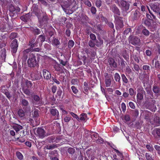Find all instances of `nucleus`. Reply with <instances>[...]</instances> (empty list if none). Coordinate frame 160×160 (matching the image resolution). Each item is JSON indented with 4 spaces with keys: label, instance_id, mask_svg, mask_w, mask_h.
<instances>
[{
    "label": "nucleus",
    "instance_id": "nucleus-1",
    "mask_svg": "<svg viewBox=\"0 0 160 160\" xmlns=\"http://www.w3.org/2000/svg\"><path fill=\"white\" fill-rule=\"evenodd\" d=\"M27 63L28 66L30 67H34L39 66L38 62L36 60V57L32 54L29 55V58L27 60Z\"/></svg>",
    "mask_w": 160,
    "mask_h": 160
},
{
    "label": "nucleus",
    "instance_id": "nucleus-2",
    "mask_svg": "<svg viewBox=\"0 0 160 160\" xmlns=\"http://www.w3.org/2000/svg\"><path fill=\"white\" fill-rule=\"evenodd\" d=\"M75 2V0H67L66 1L62 2L60 5L64 11L66 12L67 14H68V13L67 12V9Z\"/></svg>",
    "mask_w": 160,
    "mask_h": 160
},
{
    "label": "nucleus",
    "instance_id": "nucleus-3",
    "mask_svg": "<svg viewBox=\"0 0 160 160\" xmlns=\"http://www.w3.org/2000/svg\"><path fill=\"white\" fill-rule=\"evenodd\" d=\"M115 20L116 22V28L117 30H120L123 27V22L122 18L120 17L115 16Z\"/></svg>",
    "mask_w": 160,
    "mask_h": 160
},
{
    "label": "nucleus",
    "instance_id": "nucleus-4",
    "mask_svg": "<svg viewBox=\"0 0 160 160\" xmlns=\"http://www.w3.org/2000/svg\"><path fill=\"white\" fill-rule=\"evenodd\" d=\"M130 43L134 45L140 46V40L137 37L134 35H131L129 37Z\"/></svg>",
    "mask_w": 160,
    "mask_h": 160
},
{
    "label": "nucleus",
    "instance_id": "nucleus-5",
    "mask_svg": "<svg viewBox=\"0 0 160 160\" xmlns=\"http://www.w3.org/2000/svg\"><path fill=\"white\" fill-rule=\"evenodd\" d=\"M120 6L122 10L125 12H127L129 8L130 5L126 1L122 0L120 2Z\"/></svg>",
    "mask_w": 160,
    "mask_h": 160
},
{
    "label": "nucleus",
    "instance_id": "nucleus-6",
    "mask_svg": "<svg viewBox=\"0 0 160 160\" xmlns=\"http://www.w3.org/2000/svg\"><path fill=\"white\" fill-rule=\"evenodd\" d=\"M140 9L138 7L134 12H132V18L133 21H136L138 20L141 16V14L140 12Z\"/></svg>",
    "mask_w": 160,
    "mask_h": 160
},
{
    "label": "nucleus",
    "instance_id": "nucleus-7",
    "mask_svg": "<svg viewBox=\"0 0 160 160\" xmlns=\"http://www.w3.org/2000/svg\"><path fill=\"white\" fill-rule=\"evenodd\" d=\"M32 13L33 15H34L37 17L38 18V22H40V10L38 8V6L34 5L32 7Z\"/></svg>",
    "mask_w": 160,
    "mask_h": 160
},
{
    "label": "nucleus",
    "instance_id": "nucleus-8",
    "mask_svg": "<svg viewBox=\"0 0 160 160\" xmlns=\"http://www.w3.org/2000/svg\"><path fill=\"white\" fill-rule=\"evenodd\" d=\"M10 47L12 52L13 53H16L18 47V40L16 39H14L12 41L10 44Z\"/></svg>",
    "mask_w": 160,
    "mask_h": 160
},
{
    "label": "nucleus",
    "instance_id": "nucleus-9",
    "mask_svg": "<svg viewBox=\"0 0 160 160\" xmlns=\"http://www.w3.org/2000/svg\"><path fill=\"white\" fill-rule=\"evenodd\" d=\"M152 9L160 17V4H152L150 5Z\"/></svg>",
    "mask_w": 160,
    "mask_h": 160
},
{
    "label": "nucleus",
    "instance_id": "nucleus-10",
    "mask_svg": "<svg viewBox=\"0 0 160 160\" xmlns=\"http://www.w3.org/2000/svg\"><path fill=\"white\" fill-rule=\"evenodd\" d=\"M8 9L9 12L13 14H18L21 11L20 8L18 7H15L12 4H11L8 6Z\"/></svg>",
    "mask_w": 160,
    "mask_h": 160
},
{
    "label": "nucleus",
    "instance_id": "nucleus-11",
    "mask_svg": "<svg viewBox=\"0 0 160 160\" xmlns=\"http://www.w3.org/2000/svg\"><path fill=\"white\" fill-rule=\"evenodd\" d=\"M152 24L151 25L150 22L147 19L145 20L144 22V24L146 26L148 27H150V28L152 29L151 31H153V30H156L157 28L156 22H155L152 21Z\"/></svg>",
    "mask_w": 160,
    "mask_h": 160
},
{
    "label": "nucleus",
    "instance_id": "nucleus-12",
    "mask_svg": "<svg viewBox=\"0 0 160 160\" xmlns=\"http://www.w3.org/2000/svg\"><path fill=\"white\" fill-rule=\"evenodd\" d=\"M110 67L111 68H116L117 67V64L116 62L115 61L114 59L112 58H109L108 60Z\"/></svg>",
    "mask_w": 160,
    "mask_h": 160
},
{
    "label": "nucleus",
    "instance_id": "nucleus-13",
    "mask_svg": "<svg viewBox=\"0 0 160 160\" xmlns=\"http://www.w3.org/2000/svg\"><path fill=\"white\" fill-rule=\"evenodd\" d=\"M31 16V14L29 13L26 14L25 15L21 16L20 18L24 22H27L30 19Z\"/></svg>",
    "mask_w": 160,
    "mask_h": 160
},
{
    "label": "nucleus",
    "instance_id": "nucleus-14",
    "mask_svg": "<svg viewBox=\"0 0 160 160\" xmlns=\"http://www.w3.org/2000/svg\"><path fill=\"white\" fill-rule=\"evenodd\" d=\"M112 10L115 14L118 15H120V12L118 8L115 4H113L111 7Z\"/></svg>",
    "mask_w": 160,
    "mask_h": 160
},
{
    "label": "nucleus",
    "instance_id": "nucleus-15",
    "mask_svg": "<svg viewBox=\"0 0 160 160\" xmlns=\"http://www.w3.org/2000/svg\"><path fill=\"white\" fill-rule=\"evenodd\" d=\"M94 42H95V45L98 47H101L103 44V40L100 37L98 38V39H96V40L94 41Z\"/></svg>",
    "mask_w": 160,
    "mask_h": 160
},
{
    "label": "nucleus",
    "instance_id": "nucleus-16",
    "mask_svg": "<svg viewBox=\"0 0 160 160\" xmlns=\"http://www.w3.org/2000/svg\"><path fill=\"white\" fill-rule=\"evenodd\" d=\"M152 134L156 138L160 137V129H154L152 131Z\"/></svg>",
    "mask_w": 160,
    "mask_h": 160
},
{
    "label": "nucleus",
    "instance_id": "nucleus-17",
    "mask_svg": "<svg viewBox=\"0 0 160 160\" xmlns=\"http://www.w3.org/2000/svg\"><path fill=\"white\" fill-rule=\"evenodd\" d=\"M43 75L44 79H48L51 77L50 72L46 69L43 70Z\"/></svg>",
    "mask_w": 160,
    "mask_h": 160
},
{
    "label": "nucleus",
    "instance_id": "nucleus-18",
    "mask_svg": "<svg viewBox=\"0 0 160 160\" xmlns=\"http://www.w3.org/2000/svg\"><path fill=\"white\" fill-rule=\"evenodd\" d=\"M42 21H41V24L42 23H44L46 25L48 20V16L46 15V13L42 12Z\"/></svg>",
    "mask_w": 160,
    "mask_h": 160
},
{
    "label": "nucleus",
    "instance_id": "nucleus-19",
    "mask_svg": "<svg viewBox=\"0 0 160 160\" xmlns=\"http://www.w3.org/2000/svg\"><path fill=\"white\" fill-rule=\"evenodd\" d=\"M122 56L123 58L127 61H128L129 59V55L126 50L123 51L122 52Z\"/></svg>",
    "mask_w": 160,
    "mask_h": 160
},
{
    "label": "nucleus",
    "instance_id": "nucleus-20",
    "mask_svg": "<svg viewBox=\"0 0 160 160\" xmlns=\"http://www.w3.org/2000/svg\"><path fill=\"white\" fill-rule=\"evenodd\" d=\"M2 52L1 55V58L3 61L5 62L6 57V51L4 49L2 51Z\"/></svg>",
    "mask_w": 160,
    "mask_h": 160
},
{
    "label": "nucleus",
    "instance_id": "nucleus-21",
    "mask_svg": "<svg viewBox=\"0 0 160 160\" xmlns=\"http://www.w3.org/2000/svg\"><path fill=\"white\" fill-rule=\"evenodd\" d=\"M31 30L35 35H38L39 34V29L36 27H31Z\"/></svg>",
    "mask_w": 160,
    "mask_h": 160
},
{
    "label": "nucleus",
    "instance_id": "nucleus-22",
    "mask_svg": "<svg viewBox=\"0 0 160 160\" xmlns=\"http://www.w3.org/2000/svg\"><path fill=\"white\" fill-rule=\"evenodd\" d=\"M126 64V62L124 61L123 59H121V67L120 68V70L122 72H123L124 70V68Z\"/></svg>",
    "mask_w": 160,
    "mask_h": 160
},
{
    "label": "nucleus",
    "instance_id": "nucleus-23",
    "mask_svg": "<svg viewBox=\"0 0 160 160\" xmlns=\"http://www.w3.org/2000/svg\"><path fill=\"white\" fill-rule=\"evenodd\" d=\"M88 119L87 115L85 113H83L80 115L79 120L81 121H85Z\"/></svg>",
    "mask_w": 160,
    "mask_h": 160
},
{
    "label": "nucleus",
    "instance_id": "nucleus-24",
    "mask_svg": "<svg viewBox=\"0 0 160 160\" xmlns=\"http://www.w3.org/2000/svg\"><path fill=\"white\" fill-rule=\"evenodd\" d=\"M18 114L19 117H23L25 115V112L22 109H20L18 111Z\"/></svg>",
    "mask_w": 160,
    "mask_h": 160
},
{
    "label": "nucleus",
    "instance_id": "nucleus-25",
    "mask_svg": "<svg viewBox=\"0 0 160 160\" xmlns=\"http://www.w3.org/2000/svg\"><path fill=\"white\" fill-rule=\"evenodd\" d=\"M51 114L53 116L57 115V116H59V112L58 111L55 109H52L50 110Z\"/></svg>",
    "mask_w": 160,
    "mask_h": 160
},
{
    "label": "nucleus",
    "instance_id": "nucleus-26",
    "mask_svg": "<svg viewBox=\"0 0 160 160\" xmlns=\"http://www.w3.org/2000/svg\"><path fill=\"white\" fill-rule=\"evenodd\" d=\"M13 128L16 132H18L20 130L22 129V127L20 125L17 124L16 125L14 126Z\"/></svg>",
    "mask_w": 160,
    "mask_h": 160
},
{
    "label": "nucleus",
    "instance_id": "nucleus-27",
    "mask_svg": "<svg viewBox=\"0 0 160 160\" xmlns=\"http://www.w3.org/2000/svg\"><path fill=\"white\" fill-rule=\"evenodd\" d=\"M16 156L20 160H22L23 159V157L22 154L19 151L17 152L16 153Z\"/></svg>",
    "mask_w": 160,
    "mask_h": 160
},
{
    "label": "nucleus",
    "instance_id": "nucleus-28",
    "mask_svg": "<svg viewBox=\"0 0 160 160\" xmlns=\"http://www.w3.org/2000/svg\"><path fill=\"white\" fill-rule=\"evenodd\" d=\"M22 106L27 107L29 103L27 100L25 99H22L21 101Z\"/></svg>",
    "mask_w": 160,
    "mask_h": 160
},
{
    "label": "nucleus",
    "instance_id": "nucleus-29",
    "mask_svg": "<svg viewBox=\"0 0 160 160\" xmlns=\"http://www.w3.org/2000/svg\"><path fill=\"white\" fill-rule=\"evenodd\" d=\"M3 93H4L6 97L9 100H10L12 97V95L9 92L8 90H6L5 92H3Z\"/></svg>",
    "mask_w": 160,
    "mask_h": 160
},
{
    "label": "nucleus",
    "instance_id": "nucleus-30",
    "mask_svg": "<svg viewBox=\"0 0 160 160\" xmlns=\"http://www.w3.org/2000/svg\"><path fill=\"white\" fill-rule=\"evenodd\" d=\"M142 32L143 35L146 36H149L150 33L149 31L146 29L145 28H144L142 30Z\"/></svg>",
    "mask_w": 160,
    "mask_h": 160
},
{
    "label": "nucleus",
    "instance_id": "nucleus-31",
    "mask_svg": "<svg viewBox=\"0 0 160 160\" xmlns=\"http://www.w3.org/2000/svg\"><path fill=\"white\" fill-rule=\"evenodd\" d=\"M74 44V42L72 40H69L68 43V48H71L73 47Z\"/></svg>",
    "mask_w": 160,
    "mask_h": 160
},
{
    "label": "nucleus",
    "instance_id": "nucleus-32",
    "mask_svg": "<svg viewBox=\"0 0 160 160\" xmlns=\"http://www.w3.org/2000/svg\"><path fill=\"white\" fill-rule=\"evenodd\" d=\"M68 152L70 154L73 155L75 152L74 148H69L68 149Z\"/></svg>",
    "mask_w": 160,
    "mask_h": 160
},
{
    "label": "nucleus",
    "instance_id": "nucleus-33",
    "mask_svg": "<svg viewBox=\"0 0 160 160\" xmlns=\"http://www.w3.org/2000/svg\"><path fill=\"white\" fill-rule=\"evenodd\" d=\"M18 35V34L16 32L12 33L9 36L10 39H13L16 38Z\"/></svg>",
    "mask_w": 160,
    "mask_h": 160
},
{
    "label": "nucleus",
    "instance_id": "nucleus-34",
    "mask_svg": "<svg viewBox=\"0 0 160 160\" xmlns=\"http://www.w3.org/2000/svg\"><path fill=\"white\" fill-rule=\"evenodd\" d=\"M145 158L147 160H154V158H152L148 153H145Z\"/></svg>",
    "mask_w": 160,
    "mask_h": 160
},
{
    "label": "nucleus",
    "instance_id": "nucleus-35",
    "mask_svg": "<svg viewBox=\"0 0 160 160\" xmlns=\"http://www.w3.org/2000/svg\"><path fill=\"white\" fill-rule=\"evenodd\" d=\"M88 44L91 48H94L95 46V42L92 40H90L88 42Z\"/></svg>",
    "mask_w": 160,
    "mask_h": 160
},
{
    "label": "nucleus",
    "instance_id": "nucleus-36",
    "mask_svg": "<svg viewBox=\"0 0 160 160\" xmlns=\"http://www.w3.org/2000/svg\"><path fill=\"white\" fill-rule=\"evenodd\" d=\"M108 24L110 28L113 29L112 31L114 33L115 32V30L114 28V26L113 24L111 22H109Z\"/></svg>",
    "mask_w": 160,
    "mask_h": 160
},
{
    "label": "nucleus",
    "instance_id": "nucleus-37",
    "mask_svg": "<svg viewBox=\"0 0 160 160\" xmlns=\"http://www.w3.org/2000/svg\"><path fill=\"white\" fill-rule=\"evenodd\" d=\"M152 90L153 92L156 93H159V90L158 88L157 87L154 86L152 88Z\"/></svg>",
    "mask_w": 160,
    "mask_h": 160
},
{
    "label": "nucleus",
    "instance_id": "nucleus-38",
    "mask_svg": "<svg viewBox=\"0 0 160 160\" xmlns=\"http://www.w3.org/2000/svg\"><path fill=\"white\" fill-rule=\"evenodd\" d=\"M137 96L138 100H141L143 98V95L141 93H138Z\"/></svg>",
    "mask_w": 160,
    "mask_h": 160
},
{
    "label": "nucleus",
    "instance_id": "nucleus-39",
    "mask_svg": "<svg viewBox=\"0 0 160 160\" xmlns=\"http://www.w3.org/2000/svg\"><path fill=\"white\" fill-rule=\"evenodd\" d=\"M146 147L147 148V149L150 152L153 151V148L152 147V145H146Z\"/></svg>",
    "mask_w": 160,
    "mask_h": 160
},
{
    "label": "nucleus",
    "instance_id": "nucleus-40",
    "mask_svg": "<svg viewBox=\"0 0 160 160\" xmlns=\"http://www.w3.org/2000/svg\"><path fill=\"white\" fill-rule=\"evenodd\" d=\"M90 37L92 40H92L94 41L95 40H96V36L93 33H91L90 35Z\"/></svg>",
    "mask_w": 160,
    "mask_h": 160
},
{
    "label": "nucleus",
    "instance_id": "nucleus-41",
    "mask_svg": "<svg viewBox=\"0 0 160 160\" xmlns=\"http://www.w3.org/2000/svg\"><path fill=\"white\" fill-rule=\"evenodd\" d=\"M35 142L36 143V147L38 149V154L39 155V150L40 149V142H38V141H37V142L36 141H35Z\"/></svg>",
    "mask_w": 160,
    "mask_h": 160
},
{
    "label": "nucleus",
    "instance_id": "nucleus-42",
    "mask_svg": "<svg viewBox=\"0 0 160 160\" xmlns=\"http://www.w3.org/2000/svg\"><path fill=\"white\" fill-rule=\"evenodd\" d=\"M70 113L72 115V116L77 119V120L79 121V118L78 117L76 114L73 113L72 112H70Z\"/></svg>",
    "mask_w": 160,
    "mask_h": 160
},
{
    "label": "nucleus",
    "instance_id": "nucleus-43",
    "mask_svg": "<svg viewBox=\"0 0 160 160\" xmlns=\"http://www.w3.org/2000/svg\"><path fill=\"white\" fill-rule=\"evenodd\" d=\"M71 118V117L67 116L64 118V121L66 122H68L70 121Z\"/></svg>",
    "mask_w": 160,
    "mask_h": 160
},
{
    "label": "nucleus",
    "instance_id": "nucleus-44",
    "mask_svg": "<svg viewBox=\"0 0 160 160\" xmlns=\"http://www.w3.org/2000/svg\"><path fill=\"white\" fill-rule=\"evenodd\" d=\"M41 138H43L46 135L45 134V131L43 129L41 128Z\"/></svg>",
    "mask_w": 160,
    "mask_h": 160
},
{
    "label": "nucleus",
    "instance_id": "nucleus-45",
    "mask_svg": "<svg viewBox=\"0 0 160 160\" xmlns=\"http://www.w3.org/2000/svg\"><path fill=\"white\" fill-rule=\"evenodd\" d=\"M34 100L36 102L39 101L40 100L39 97L37 95H34L33 96Z\"/></svg>",
    "mask_w": 160,
    "mask_h": 160
},
{
    "label": "nucleus",
    "instance_id": "nucleus-46",
    "mask_svg": "<svg viewBox=\"0 0 160 160\" xmlns=\"http://www.w3.org/2000/svg\"><path fill=\"white\" fill-rule=\"evenodd\" d=\"M125 72L128 74H130L132 72V70L130 68L129 66H128L126 67Z\"/></svg>",
    "mask_w": 160,
    "mask_h": 160
},
{
    "label": "nucleus",
    "instance_id": "nucleus-47",
    "mask_svg": "<svg viewBox=\"0 0 160 160\" xmlns=\"http://www.w3.org/2000/svg\"><path fill=\"white\" fill-rule=\"evenodd\" d=\"M102 2L101 0H97L96 4L98 7H100L101 5Z\"/></svg>",
    "mask_w": 160,
    "mask_h": 160
},
{
    "label": "nucleus",
    "instance_id": "nucleus-48",
    "mask_svg": "<svg viewBox=\"0 0 160 160\" xmlns=\"http://www.w3.org/2000/svg\"><path fill=\"white\" fill-rule=\"evenodd\" d=\"M53 42L54 44L56 45L57 46L60 44V42L59 40L56 39L54 38L53 40Z\"/></svg>",
    "mask_w": 160,
    "mask_h": 160
},
{
    "label": "nucleus",
    "instance_id": "nucleus-49",
    "mask_svg": "<svg viewBox=\"0 0 160 160\" xmlns=\"http://www.w3.org/2000/svg\"><path fill=\"white\" fill-rule=\"evenodd\" d=\"M26 85L28 88L31 87L32 85V83L30 81H27Z\"/></svg>",
    "mask_w": 160,
    "mask_h": 160
},
{
    "label": "nucleus",
    "instance_id": "nucleus-50",
    "mask_svg": "<svg viewBox=\"0 0 160 160\" xmlns=\"http://www.w3.org/2000/svg\"><path fill=\"white\" fill-rule=\"evenodd\" d=\"M155 67L157 68H160V62H159V61H157L155 62Z\"/></svg>",
    "mask_w": 160,
    "mask_h": 160
},
{
    "label": "nucleus",
    "instance_id": "nucleus-51",
    "mask_svg": "<svg viewBox=\"0 0 160 160\" xmlns=\"http://www.w3.org/2000/svg\"><path fill=\"white\" fill-rule=\"evenodd\" d=\"M154 147L155 149L158 151V154H160V146L158 145H155Z\"/></svg>",
    "mask_w": 160,
    "mask_h": 160
},
{
    "label": "nucleus",
    "instance_id": "nucleus-52",
    "mask_svg": "<svg viewBox=\"0 0 160 160\" xmlns=\"http://www.w3.org/2000/svg\"><path fill=\"white\" fill-rule=\"evenodd\" d=\"M114 78L115 80H120V77L118 73H116L114 75Z\"/></svg>",
    "mask_w": 160,
    "mask_h": 160
},
{
    "label": "nucleus",
    "instance_id": "nucleus-53",
    "mask_svg": "<svg viewBox=\"0 0 160 160\" xmlns=\"http://www.w3.org/2000/svg\"><path fill=\"white\" fill-rule=\"evenodd\" d=\"M84 3L88 7L91 6V4L90 2L88 0H84Z\"/></svg>",
    "mask_w": 160,
    "mask_h": 160
},
{
    "label": "nucleus",
    "instance_id": "nucleus-54",
    "mask_svg": "<svg viewBox=\"0 0 160 160\" xmlns=\"http://www.w3.org/2000/svg\"><path fill=\"white\" fill-rule=\"evenodd\" d=\"M134 68L136 71L138 72L140 69L139 66L136 64H134Z\"/></svg>",
    "mask_w": 160,
    "mask_h": 160
},
{
    "label": "nucleus",
    "instance_id": "nucleus-55",
    "mask_svg": "<svg viewBox=\"0 0 160 160\" xmlns=\"http://www.w3.org/2000/svg\"><path fill=\"white\" fill-rule=\"evenodd\" d=\"M14 74L13 72H12L10 74L8 75V78L10 77V78L9 80H12L13 79V77L14 76Z\"/></svg>",
    "mask_w": 160,
    "mask_h": 160
},
{
    "label": "nucleus",
    "instance_id": "nucleus-56",
    "mask_svg": "<svg viewBox=\"0 0 160 160\" xmlns=\"http://www.w3.org/2000/svg\"><path fill=\"white\" fill-rule=\"evenodd\" d=\"M129 105L130 107L132 109H134L135 108V106L134 104L132 102H130L129 103Z\"/></svg>",
    "mask_w": 160,
    "mask_h": 160
},
{
    "label": "nucleus",
    "instance_id": "nucleus-57",
    "mask_svg": "<svg viewBox=\"0 0 160 160\" xmlns=\"http://www.w3.org/2000/svg\"><path fill=\"white\" fill-rule=\"evenodd\" d=\"M7 87L5 86H3L1 87V92H4L8 90L6 89Z\"/></svg>",
    "mask_w": 160,
    "mask_h": 160
},
{
    "label": "nucleus",
    "instance_id": "nucleus-58",
    "mask_svg": "<svg viewBox=\"0 0 160 160\" xmlns=\"http://www.w3.org/2000/svg\"><path fill=\"white\" fill-rule=\"evenodd\" d=\"M91 11L93 14H95L96 12V9L94 7H92L91 8Z\"/></svg>",
    "mask_w": 160,
    "mask_h": 160
},
{
    "label": "nucleus",
    "instance_id": "nucleus-59",
    "mask_svg": "<svg viewBox=\"0 0 160 160\" xmlns=\"http://www.w3.org/2000/svg\"><path fill=\"white\" fill-rule=\"evenodd\" d=\"M46 1H48V0H41V3L44 6H46L48 5V3Z\"/></svg>",
    "mask_w": 160,
    "mask_h": 160
},
{
    "label": "nucleus",
    "instance_id": "nucleus-60",
    "mask_svg": "<svg viewBox=\"0 0 160 160\" xmlns=\"http://www.w3.org/2000/svg\"><path fill=\"white\" fill-rule=\"evenodd\" d=\"M129 92L131 96L134 95L135 93L133 89L132 88H130L129 89Z\"/></svg>",
    "mask_w": 160,
    "mask_h": 160
},
{
    "label": "nucleus",
    "instance_id": "nucleus-61",
    "mask_svg": "<svg viewBox=\"0 0 160 160\" xmlns=\"http://www.w3.org/2000/svg\"><path fill=\"white\" fill-rule=\"evenodd\" d=\"M23 92L24 93L27 95H28L30 93L29 90L28 89H24Z\"/></svg>",
    "mask_w": 160,
    "mask_h": 160
},
{
    "label": "nucleus",
    "instance_id": "nucleus-62",
    "mask_svg": "<svg viewBox=\"0 0 160 160\" xmlns=\"http://www.w3.org/2000/svg\"><path fill=\"white\" fill-rule=\"evenodd\" d=\"M71 88L73 92L74 93L76 94L78 92L77 89L76 88H75V87L74 86H72L71 87Z\"/></svg>",
    "mask_w": 160,
    "mask_h": 160
},
{
    "label": "nucleus",
    "instance_id": "nucleus-63",
    "mask_svg": "<svg viewBox=\"0 0 160 160\" xmlns=\"http://www.w3.org/2000/svg\"><path fill=\"white\" fill-rule=\"evenodd\" d=\"M33 41L32 40L30 41L29 42V45L30 46L31 48H33L34 47V44L33 43Z\"/></svg>",
    "mask_w": 160,
    "mask_h": 160
},
{
    "label": "nucleus",
    "instance_id": "nucleus-64",
    "mask_svg": "<svg viewBox=\"0 0 160 160\" xmlns=\"http://www.w3.org/2000/svg\"><path fill=\"white\" fill-rule=\"evenodd\" d=\"M66 34L68 37H69L70 35L71 32L69 29H67L66 31Z\"/></svg>",
    "mask_w": 160,
    "mask_h": 160
}]
</instances>
